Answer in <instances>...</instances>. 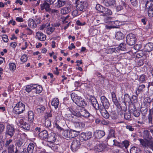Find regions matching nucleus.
Masks as SVG:
<instances>
[{
    "mask_svg": "<svg viewBox=\"0 0 153 153\" xmlns=\"http://www.w3.org/2000/svg\"><path fill=\"white\" fill-rule=\"evenodd\" d=\"M142 137L145 140L142 139H139L140 144L143 147L152 149L153 148V138L151 135L149 131L147 130H145L142 133Z\"/></svg>",
    "mask_w": 153,
    "mask_h": 153,
    "instance_id": "nucleus-1",
    "label": "nucleus"
},
{
    "mask_svg": "<svg viewBox=\"0 0 153 153\" xmlns=\"http://www.w3.org/2000/svg\"><path fill=\"white\" fill-rule=\"evenodd\" d=\"M100 100L102 105L100 106V112L102 116L105 119H108L110 116L106 109H108L109 107V102L107 99L103 96L101 97Z\"/></svg>",
    "mask_w": 153,
    "mask_h": 153,
    "instance_id": "nucleus-2",
    "label": "nucleus"
},
{
    "mask_svg": "<svg viewBox=\"0 0 153 153\" xmlns=\"http://www.w3.org/2000/svg\"><path fill=\"white\" fill-rule=\"evenodd\" d=\"M71 97L73 102L79 106L83 108L86 105L87 103L85 101L84 99L77 96L76 94L74 93H72Z\"/></svg>",
    "mask_w": 153,
    "mask_h": 153,
    "instance_id": "nucleus-3",
    "label": "nucleus"
},
{
    "mask_svg": "<svg viewBox=\"0 0 153 153\" xmlns=\"http://www.w3.org/2000/svg\"><path fill=\"white\" fill-rule=\"evenodd\" d=\"M72 114L78 117H88L90 116L89 113L83 107L80 108L78 111H73L72 112Z\"/></svg>",
    "mask_w": 153,
    "mask_h": 153,
    "instance_id": "nucleus-4",
    "label": "nucleus"
},
{
    "mask_svg": "<svg viewBox=\"0 0 153 153\" xmlns=\"http://www.w3.org/2000/svg\"><path fill=\"white\" fill-rule=\"evenodd\" d=\"M25 105L22 102H19L13 108V111L16 114H19L25 111Z\"/></svg>",
    "mask_w": 153,
    "mask_h": 153,
    "instance_id": "nucleus-5",
    "label": "nucleus"
},
{
    "mask_svg": "<svg viewBox=\"0 0 153 153\" xmlns=\"http://www.w3.org/2000/svg\"><path fill=\"white\" fill-rule=\"evenodd\" d=\"M136 41L134 35L132 33L128 34L126 37V42L128 45L131 46L134 45Z\"/></svg>",
    "mask_w": 153,
    "mask_h": 153,
    "instance_id": "nucleus-6",
    "label": "nucleus"
},
{
    "mask_svg": "<svg viewBox=\"0 0 153 153\" xmlns=\"http://www.w3.org/2000/svg\"><path fill=\"white\" fill-rule=\"evenodd\" d=\"M80 145L81 143L79 140L74 139L71 143V149L73 152H76L79 148Z\"/></svg>",
    "mask_w": 153,
    "mask_h": 153,
    "instance_id": "nucleus-7",
    "label": "nucleus"
},
{
    "mask_svg": "<svg viewBox=\"0 0 153 153\" xmlns=\"http://www.w3.org/2000/svg\"><path fill=\"white\" fill-rule=\"evenodd\" d=\"M16 124L18 126L24 129L29 130L30 129V126L29 124L24 122L23 119H21L18 121V122H16Z\"/></svg>",
    "mask_w": 153,
    "mask_h": 153,
    "instance_id": "nucleus-8",
    "label": "nucleus"
},
{
    "mask_svg": "<svg viewBox=\"0 0 153 153\" xmlns=\"http://www.w3.org/2000/svg\"><path fill=\"white\" fill-rule=\"evenodd\" d=\"M15 132V128L13 126L10 124L7 125L6 131V134L8 135L11 137L13 135Z\"/></svg>",
    "mask_w": 153,
    "mask_h": 153,
    "instance_id": "nucleus-9",
    "label": "nucleus"
},
{
    "mask_svg": "<svg viewBox=\"0 0 153 153\" xmlns=\"http://www.w3.org/2000/svg\"><path fill=\"white\" fill-rule=\"evenodd\" d=\"M92 134V132L91 131H88L85 133L82 132L79 138L84 140H87L91 137Z\"/></svg>",
    "mask_w": 153,
    "mask_h": 153,
    "instance_id": "nucleus-10",
    "label": "nucleus"
},
{
    "mask_svg": "<svg viewBox=\"0 0 153 153\" xmlns=\"http://www.w3.org/2000/svg\"><path fill=\"white\" fill-rule=\"evenodd\" d=\"M73 6L71 5H69L67 6L64 7L60 10L61 13L62 14H66L69 13L71 10Z\"/></svg>",
    "mask_w": 153,
    "mask_h": 153,
    "instance_id": "nucleus-11",
    "label": "nucleus"
},
{
    "mask_svg": "<svg viewBox=\"0 0 153 153\" xmlns=\"http://www.w3.org/2000/svg\"><path fill=\"white\" fill-rule=\"evenodd\" d=\"M87 3L85 1H80L77 4L76 7L77 9L80 11L83 10L85 7L86 6Z\"/></svg>",
    "mask_w": 153,
    "mask_h": 153,
    "instance_id": "nucleus-12",
    "label": "nucleus"
},
{
    "mask_svg": "<svg viewBox=\"0 0 153 153\" xmlns=\"http://www.w3.org/2000/svg\"><path fill=\"white\" fill-rule=\"evenodd\" d=\"M105 134L104 131L97 130L94 132V135L96 138L100 139L103 137Z\"/></svg>",
    "mask_w": 153,
    "mask_h": 153,
    "instance_id": "nucleus-13",
    "label": "nucleus"
},
{
    "mask_svg": "<svg viewBox=\"0 0 153 153\" xmlns=\"http://www.w3.org/2000/svg\"><path fill=\"white\" fill-rule=\"evenodd\" d=\"M36 38L40 41H44L46 39V36L41 32L36 33Z\"/></svg>",
    "mask_w": 153,
    "mask_h": 153,
    "instance_id": "nucleus-14",
    "label": "nucleus"
},
{
    "mask_svg": "<svg viewBox=\"0 0 153 153\" xmlns=\"http://www.w3.org/2000/svg\"><path fill=\"white\" fill-rule=\"evenodd\" d=\"M56 134L53 132H51L48 135L47 138V140L48 142L53 143L56 140Z\"/></svg>",
    "mask_w": 153,
    "mask_h": 153,
    "instance_id": "nucleus-15",
    "label": "nucleus"
},
{
    "mask_svg": "<svg viewBox=\"0 0 153 153\" xmlns=\"http://www.w3.org/2000/svg\"><path fill=\"white\" fill-rule=\"evenodd\" d=\"M25 140V138L24 137H22L20 138L18 140L16 143V147L17 146L18 148H19L22 146H23L24 145V143ZM17 151V148H16V151Z\"/></svg>",
    "mask_w": 153,
    "mask_h": 153,
    "instance_id": "nucleus-16",
    "label": "nucleus"
},
{
    "mask_svg": "<svg viewBox=\"0 0 153 153\" xmlns=\"http://www.w3.org/2000/svg\"><path fill=\"white\" fill-rule=\"evenodd\" d=\"M153 50V43L149 42L144 46L143 50L145 52H150Z\"/></svg>",
    "mask_w": 153,
    "mask_h": 153,
    "instance_id": "nucleus-17",
    "label": "nucleus"
},
{
    "mask_svg": "<svg viewBox=\"0 0 153 153\" xmlns=\"http://www.w3.org/2000/svg\"><path fill=\"white\" fill-rule=\"evenodd\" d=\"M50 5L47 1H45L43 3L41 4V9L42 10H43L45 9L46 11H50L51 10Z\"/></svg>",
    "mask_w": 153,
    "mask_h": 153,
    "instance_id": "nucleus-18",
    "label": "nucleus"
},
{
    "mask_svg": "<svg viewBox=\"0 0 153 153\" xmlns=\"http://www.w3.org/2000/svg\"><path fill=\"white\" fill-rule=\"evenodd\" d=\"M48 135L47 131L44 130L39 134L38 137L41 139H45L47 138Z\"/></svg>",
    "mask_w": 153,
    "mask_h": 153,
    "instance_id": "nucleus-19",
    "label": "nucleus"
},
{
    "mask_svg": "<svg viewBox=\"0 0 153 153\" xmlns=\"http://www.w3.org/2000/svg\"><path fill=\"white\" fill-rule=\"evenodd\" d=\"M92 105L96 110L99 109L100 111V106L97 101V100L94 98L92 99L91 100Z\"/></svg>",
    "mask_w": 153,
    "mask_h": 153,
    "instance_id": "nucleus-20",
    "label": "nucleus"
},
{
    "mask_svg": "<svg viewBox=\"0 0 153 153\" xmlns=\"http://www.w3.org/2000/svg\"><path fill=\"white\" fill-rule=\"evenodd\" d=\"M115 0H105L103 3L107 7L114 6L115 4Z\"/></svg>",
    "mask_w": 153,
    "mask_h": 153,
    "instance_id": "nucleus-21",
    "label": "nucleus"
},
{
    "mask_svg": "<svg viewBox=\"0 0 153 153\" xmlns=\"http://www.w3.org/2000/svg\"><path fill=\"white\" fill-rule=\"evenodd\" d=\"M65 0H57V3L56 4L55 7L59 8L63 6L66 4Z\"/></svg>",
    "mask_w": 153,
    "mask_h": 153,
    "instance_id": "nucleus-22",
    "label": "nucleus"
},
{
    "mask_svg": "<svg viewBox=\"0 0 153 153\" xmlns=\"http://www.w3.org/2000/svg\"><path fill=\"white\" fill-rule=\"evenodd\" d=\"M59 103V102L58 99L56 98H53L51 102L52 105L53 106L55 109L58 108Z\"/></svg>",
    "mask_w": 153,
    "mask_h": 153,
    "instance_id": "nucleus-23",
    "label": "nucleus"
},
{
    "mask_svg": "<svg viewBox=\"0 0 153 153\" xmlns=\"http://www.w3.org/2000/svg\"><path fill=\"white\" fill-rule=\"evenodd\" d=\"M124 35L120 31L117 32L115 34L116 39L118 40H122L124 37Z\"/></svg>",
    "mask_w": 153,
    "mask_h": 153,
    "instance_id": "nucleus-24",
    "label": "nucleus"
},
{
    "mask_svg": "<svg viewBox=\"0 0 153 153\" xmlns=\"http://www.w3.org/2000/svg\"><path fill=\"white\" fill-rule=\"evenodd\" d=\"M75 126L77 128L82 129L85 127V123L83 122H76L74 123Z\"/></svg>",
    "mask_w": 153,
    "mask_h": 153,
    "instance_id": "nucleus-25",
    "label": "nucleus"
},
{
    "mask_svg": "<svg viewBox=\"0 0 153 153\" xmlns=\"http://www.w3.org/2000/svg\"><path fill=\"white\" fill-rule=\"evenodd\" d=\"M27 115L28 120L30 122H32L34 118V114L33 112L31 111H28Z\"/></svg>",
    "mask_w": 153,
    "mask_h": 153,
    "instance_id": "nucleus-26",
    "label": "nucleus"
},
{
    "mask_svg": "<svg viewBox=\"0 0 153 153\" xmlns=\"http://www.w3.org/2000/svg\"><path fill=\"white\" fill-rule=\"evenodd\" d=\"M34 148V145L32 143H30L27 148V153H33Z\"/></svg>",
    "mask_w": 153,
    "mask_h": 153,
    "instance_id": "nucleus-27",
    "label": "nucleus"
},
{
    "mask_svg": "<svg viewBox=\"0 0 153 153\" xmlns=\"http://www.w3.org/2000/svg\"><path fill=\"white\" fill-rule=\"evenodd\" d=\"M70 138H73L75 137H76L79 134V132L78 131H76L75 130H71L70 131Z\"/></svg>",
    "mask_w": 153,
    "mask_h": 153,
    "instance_id": "nucleus-28",
    "label": "nucleus"
},
{
    "mask_svg": "<svg viewBox=\"0 0 153 153\" xmlns=\"http://www.w3.org/2000/svg\"><path fill=\"white\" fill-rule=\"evenodd\" d=\"M28 25L31 28H35L36 26V25L35 23V21L32 19H29L28 21Z\"/></svg>",
    "mask_w": 153,
    "mask_h": 153,
    "instance_id": "nucleus-29",
    "label": "nucleus"
},
{
    "mask_svg": "<svg viewBox=\"0 0 153 153\" xmlns=\"http://www.w3.org/2000/svg\"><path fill=\"white\" fill-rule=\"evenodd\" d=\"M131 101L130 96L128 94H125L124 97V102L125 103H130Z\"/></svg>",
    "mask_w": 153,
    "mask_h": 153,
    "instance_id": "nucleus-30",
    "label": "nucleus"
},
{
    "mask_svg": "<svg viewBox=\"0 0 153 153\" xmlns=\"http://www.w3.org/2000/svg\"><path fill=\"white\" fill-rule=\"evenodd\" d=\"M45 110V108L44 106L41 105L38 106L36 109V111L38 113H42Z\"/></svg>",
    "mask_w": 153,
    "mask_h": 153,
    "instance_id": "nucleus-31",
    "label": "nucleus"
},
{
    "mask_svg": "<svg viewBox=\"0 0 153 153\" xmlns=\"http://www.w3.org/2000/svg\"><path fill=\"white\" fill-rule=\"evenodd\" d=\"M150 5L148 10V13L150 17H152L153 16V7H152L153 5Z\"/></svg>",
    "mask_w": 153,
    "mask_h": 153,
    "instance_id": "nucleus-32",
    "label": "nucleus"
},
{
    "mask_svg": "<svg viewBox=\"0 0 153 153\" xmlns=\"http://www.w3.org/2000/svg\"><path fill=\"white\" fill-rule=\"evenodd\" d=\"M130 152L131 153H140V150L138 148L133 147L130 149Z\"/></svg>",
    "mask_w": 153,
    "mask_h": 153,
    "instance_id": "nucleus-33",
    "label": "nucleus"
},
{
    "mask_svg": "<svg viewBox=\"0 0 153 153\" xmlns=\"http://www.w3.org/2000/svg\"><path fill=\"white\" fill-rule=\"evenodd\" d=\"M35 88L34 85H27L26 87L25 90L28 93L31 91L32 90L34 89Z\"/></svg>",
    "mask_w": 153,
    "mask_h": 153,
    "instance_id": "nucleus-34",
    "label": "nucleus"
},
{
    "mask_svg": "<svg viewBox=\"0 0 153 153\" xmlns=\"http://www.w3.org/2000/svg\"><path fill=\"white\" fill-rule=\"evenodd\" d=\"M34 86H35V87L34 89H36V93L37 94H39L40 93L42 90V87L39 85L37 86L36 85H34Z\"/></svg>",
    "mask_w": 153,
    "mask_h": 153,
    "instance_id": "nucleus-35",
    "label": "nucleus"
},
{
    "mask_svg": "<svg viewBox=\"0 0 153 153\" xmlns=\"http://www.w3.org/2000/svg\"><path fill=\"white\" fill-rule=\"evenodd\" d=\"M123 6L126 7V4L124 2H122L121 4H120L117 7L116 10L117 11H120L123 9Z\"/></svg>",
    "mask_w": 153,
    "mask_h": 153,
    "instance_id": "nucleus-36",
    "label": "nucleus"
},
{
    "mask_svg": "<svg viewBox=\"0 0 153 153\" xmlns=\"http://www.w3.org/2000/svg\"><path fill=\"white\" fill-rule=\"evenodd\" d=\"M104 14H102L103 16H106L111 15L112 14V12L110 10L107 8H106L105 10V11Z\"/></svg>",
    "mask_w": 153,
    "mask_h": 153,
    "instance_id": "nucleus-37",
    "label": "nucleus"
},
{
    "mask_svg": "<svg viewBox=\"0 0 153 153\" xmlns=\"http://www.w3.org/2000/svg\"><path fill=\"white\" fill-rule=\"evenodd\" d=\"M27 60V56L26 54L23 55L21 57L20 60L22 62H25Z\"/></svg>",
    "mask_w": 153,
    "mask_h": 153,
    "instance_id": "nucleus-38",
    "label": "nucleus"
},
{
    "mask_svg": "<svg viewBox=\"0 0 153 153\" xmlns=\"http://www.w3.org/2000/svg\"><path fill=\"white\" fill-rule=\"evenodd\" d=\"M153 114L151 113H149V114L148 116V122L149 123H150L151 124H152Z\"/></svg>",
    "mask_w": 153,
    "mask_h": 153,
    "instance_id": "nucleus-39",
    "label": "nucleus"
},
{
    "mask_svg": "<svg viewBox=\"0 0 153 153\" xmlns=\"http://www.w3.org/2000/svg\"><path fill=\"white\" fill-rule=\"evenodd\" d=\"M7 150L9 153H12L13 152L14 146L13 144L10 145L8 146Z\"/></svg>",
    "mask_w": 153,
    "mask_h": 153,
    "instance_id": "nucleus-40",
    "label": "nucleus"
},
{
    "mask_svg": "<svg viewBox=\"0 0 153 153\" xmlns=\"http://www.w3.org/2000/svg\"><path fill=\"white\" fill-rule=\"evenodd\" d=\"M51 121L48 119H46L45 122V125L47 127H49L51 126Z\"/></svg>",
    "mask_w": 153,
    "mask_h": 153,
    "instance_id": "nucleus-41",
    "label": "nucleus"
},
{
    "mask_svg": "<svg viewBox=\"0 0 153 153\" xmlns=\"http://www.w3.org/2000/svg\"><path fill=\"white\" fill-rule=\"evenodd\" d=\"M54 30V28L53 27H49L47 28L46 32L48 34H51Z\"/></svg>",
    "mask_w": 153,
    "mask_h": 153,
    "instance_id": "nucleus-42",
    "label": "nucleus"
},
{
    "mask_svg": "<svg viewBox=\"0 0 153 153\" xmlns=\"http://www.w3.org/2000/svg\"><path fill=\"white\" fill-rule=\"evenodd\" d=\"M111 93L113 101L114 102H117V100L115 93L114 92H111Z\"/></svg>",
    "mask_w": 153,
    "mask_h": 153,
    "instance_id": "nucleus-43",
    "label": "nucleus"
},
{
    "mask_svg": "<svg viewBox=\"0 0 153 153\" xmlns=\"http://www.w3.org/2000/svg\"><path fill=\"white\" fill-rule=\"evenodd\" d=\"M9 69L11 70H14L16 69V65L13 63H10L9 64Z\"/></svg>",
    "mask_w": 153,
    "mask_h": 153,
    "instance_id": "nucleus-44",
    "label": "nucleus"
},
{
    "mask_svg": "<svg viewBox=\"0 0 153 153\" xmlns=\"http://www.w3.org/2000/svg\"><path fill=\"white\" fill-rule=\"evenodd\" d=\"M126 48V44L124 43H121L119 46V49L122 51H124Z\"/></svg>",
    "mask_w": 153,
    "mask_h": 153,
    "instance_id": "nucleus-45",
    "label": "nucleus"
},
{
    "mask_svg": "<svg viewBox=\"0 0 153 153\" xmlns=\"http://www.w3.org/2000/svg\"><path fill=\"white\" fill-rule=\"evenodd\" d=\"M63 135L65 137L70 138L69 130H66L64 131Z\"/></svg>",
    "mask_w": 153,
    "mask_h": 153,
    "instance_id": "nucleus-46",
    "label": "nucleus"
},
{
    "mask_svg": "<svg viewBox=\"0 0 153 153\" xmlns=\"http://www.w3.org/2000/svg\"><path fill=\"white\" fill-rule=\"evenodd\" d=\"M146 76L145 75H141L139 78V79L140 82L141 83H143L146 80Z\"/></svg>",
    "mask_w": 153,
    "mask_h": 153,
    "instance_id": "nucleus-47",
    "label": "nucleus"
},
{
    "mask_svg": "<svg viewBox=\"0 0 153 153\" xmlns=\"http://www.w3.org/2000/svg\"><path fill=\"white\" fill-rule=\"evenodd\" d=\"M2 38L4 42H7L8 41V36L6 35H3L2 36Z\"/></svg>",
    "mask_w": 153,
    "mask_h": 153,
    "instance_id": "nucleus-48",
    "label": "nucleus"
},
{
    "mask_svg": "<svg viewBox=\"0 0 153 153\" xmlns=\"http://www.w3.org/2000/svg\"><path fill=\"white\" fill-rule=\"evenodd\" d=\"M124 117L126 120H129L131 118L130 113L129 112L125 113L124 114Z\"/></svg>",
    "mask_w": 153,
    "mask_h": 153,
    "instance_id": "nucleus-49",
    "label": "nucleus"
},
{
    "mask_svg": "<svg viewBox=\"0 0 153 153\" xmlns=\"http://www.w3.org/2000/svg\"><path fill=\"white\" fill-rule=\"evenodd\" d=\"M109 135L111 137H114L115 131L114 129H111L109 130Z\"/></svg>",
    "mask_w": 153,
    "mask_h": 153,
    "instance_id": "nucleus-50",
    "label": "nucleus"
},
{
    "mask_svg": "<svg viewBox=\"0 0 153 153\" xmlns=\"http://www.w3.org/2000/svg\"><path fill=\"white\" fill-rule=\"evenodd\" d=\"M133 114L134 116L136 117H139L140 114L139 111L136 110L133 111Z\"/></svg>",
    "mask_w": 153,
    "mask_h": 153,
    "instance_id": "nucleus-51",
    "label": "nucleus"
},
{
    "mask_svg": "<svg viewBox=\"0 0 153 153\" xmlns=\"http://www.w3.org/2000/svg\"><path fill=\"white\" fill-rule=\"evenodd\" d=\"M104 148L103 145L102 144H100L97 146V149H98L97 151L99 152L102 151L103 149Z\"/></svg>",
    "mask_w": 153,
    "mask_h": 153,
    "instance_id": "nucleus-52",
    "label": "nucleus"
},
{
    "mask_svg": "<svg viewBox=\"0 0 153 153\" xmlns=\"http://www.w3.org/2000/svg\"><path fill=\"white\" fill-rule=\"evenodd\" d=\"M126 128L131 131H133L134 129V128L132 126L130 125L126 126Z\"/></svg>",
    "mask_w": 153,
    "mask_h": 153,
    "instance_id": "nucleus-53",
    "label": "nucleus"
},
{
    "mask_svg": "<svg viewBox=\"0 0 153 153\" xmlns=\"http://www.w3.org/2000/svg\"><path fill=\"white\" fill-rule=\"evenodd\" d=\"M5 126L4 125L0 123V134H1L4 131Z\"/></svg>",
    "mask_w": 153,
    "mask_h": 153,
    "instance_id": "nucleus-54",
    "label": "nucleus"
},
{
    "mask_svg": "<svg viewBox=\"0 0 153 153\" xmlns=\"http://www.w3.org/2000/svg\"><path fill=\"white\" fill-rule=\"evenodd\" d=\"M12 141V140L11 139H9L8 140H6V143L4 144L5 146L7 147L9 146Z\"/></svg>",
    "mask_w": 153,
    "mask_h": 153,
    "instance_id": "nucleus-55",
    "label": "nucleus"
},
{
    "mask_svg": "<svg viewBox=\"0 0 153 153\" xmlns=\"http://www.w3.org/2000/svg\"><path fill=\"white\" fill-rule=\"evenodd\" d=\"M78 10H74L72 13V15L74 16V17L78 15L79 13H78Z\"/></svg>",
    "mask_w": 153,
    "mask_h": 153,
    "instance_id": "nucleus-56",
    "label": "nucleus"
},
{
    "mask_svg": "<svg viewBox=\"0 0 153 153\" xmlns=\"http://www.w3.org/2000/svg\"><path fill=\"white\" fill-rule=\"evenodd\" d=\"M144 101L146 103H150L151 101V100L150 98L147 97L144 99Z\"/></svg>",
    "mask_w": 153,
    "mask_h": 153,
    "instance_id": "nucleus-57",
    "label": "nucleus"
},
{
    "mask_svg": "<svg viewBox=\"0 0 153 153\" xmlns=\"http://www.w3.org/2000/svg\"><path fill=\"white\" fill-rule=\"evenodd\" d=\"M50 25V23H47L46 24H43L41 27V29L43 30L44 28L48 27Z\"/></svg>",
    "mask_w": 153,
    "mask_h": 153,
    "instance_id": "nucleus-58",
    "label": "nucleus"
},
{
    "mask_svg": "<svg viewBox=\"0 0 153 153\" xmlns=\"http://www.w3.org/2000/svg\"><path fill=\"white\" fill-rule=\"evenodd\" d=\"M16 20L19 22H22L24 21L23 18L20 17H17L16 18Z\"/></svg>",
    "mask_w": 153,
    "mask_h": 153,
    "instance_id": "nucleus-59",
    "label": "nucleus"
},
{
    "mask_svg": "<svg viewBox=\"0 0 153 153\" xmlns=\"http://www.w3.org/2000/svg\"><path fill=\"white\" fill-rule=\"evenodd\" d=\"M26 31L28 35H30L32 34L33 31L29 28H27L26 29Z\"/></svg>",
    "mask_w": 153,
    "mask_h": 153,
    "instance_id": "nucleus-60",
    "label": "nucleus"
},
{
    "mask_svg": "<svg viewBox=\"0 0 153 153\" xmlns=\"http://www.w3.org/2000/svg\"><path fill=\"white\" fill-rule=\"evenodd\" d=\"M56 0H46V1L50 5H53L56 2Z\"/></svg>",
    "mask_w": 153,
    "mask_h": 153,
    "instance_id": "nucleus-61",
    "label": "nucleus"
},
{
    "mask_svg": "<svg viewBox=\"0 0 153 153\" xmlns=\"http://www.w3.org/2000/svg\"><path fill=\"white\" fill-rule=\"evenodd\" d=\"M132 4L134 6L136 7L137 5V0H131Z\"/></svg>",
    "mask_w": 153,
    "mask_h": 153,
    "instance_id": "nucleus-62",
    "label": "nucleus"
},
{
    "mask_svg": "<svg viewBox=\"0 0 153 153\" xmlns=\"http://www.w3.org/2000/svg\"><path fill=\"white\" fill-rule=\"evenodd\" d=\"M76 23L77 25L80 26L84 25L86 24L85 22L82 23L79 20H77L76 22Z\"/></svg>",
    "mask_w": 153,
    "mask_h": 153,
    "instance_id": "nucleus-63",
    "label": "nucleus"
},
{
    "mask_svg": "<svg viewBox=\"0 0 153 153\" xmlns=\"http://www.w3.org/2000/svg\"><path fill=\"white\" fill-rule=\"evenodd\" d=\"M125 147L127 148L129 145V143L128 141L125 140L123 142Z\"/></svg>",
    "mask_w": 153,
    "mask_h": 153,
    "instance_id": "nucleus-64",
    "label": "nucleus"
}]
</instances>
